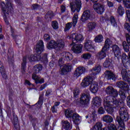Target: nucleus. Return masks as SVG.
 <instances>
[{"instance_id": "obj_1", "label": "nucleus", "mask_w": 130, "mask_h": 130, "mask_svg": "<svg viewBox=\"0 0 130 130\" xmlns=\"http://www.w3.org/2000/svg\"><path fill=\"white\" fill-rule=\"evenodd\" d=\"M118 101L116 98L111 96H108L104 98L103 105L107 113L112 114L114 112V107L118 106Z\"/></svg>"}, {"instance_id": "obj_2", "label": "nucleus", "mask_w": 130, "mask_h": 130, "mask_svg": "<svg viewBox=\"0 0 130 130\" xmlns=\"http://www.w3.org/2000/svg\"><path fill=\"white\" fill-rule=\"evenodd\" d=\"M27 58L29 61H36L37 60H41L42 61L47 62V55L46 54H44V56L42 58L41 56L38 54L29 55L27 57H23L21 66V68L23 71H25V69L26 68V63H27Z\"/></svg>"}, {"instance_id": "obj_3", "label": "nucleus", "mask_w": 130, "mask_h": 130, "mask_svg": "<svg viewBox=\"0 0 130 130\" xmlns=\"http://www.w3.org/2000/svg\"><path fill=\"white\" fill-rule=\"evenodd\" d=\"M119 116H117L116 118V121H117V119L119 118V121L120 123H124V122L127 121L129 119V115L128 113H127V110L125 107H121L119 110Z\"/></svg>"}, {"instance_id": "obj_4", "label": "nucleus", "mask_w": 130, "mask_h": 130, "mask_svg": "<svg viewBox=\"0 0 130 130\" xmlns=\"http://www.w3.org/2000/svg\"><path fill=\"white\" fill-rule=\"evenodd\" d=\"M64 46V42L62 40H59L55 42V41H51L47 46L48 49H52L54 48L56 50H60L61 48H63Z\"/></svg>"}, {"instance_id": "obj_5", "label": "nucleus", "mask_w": 130, "mask_h": 130, "mask_svg": "<svg viewBox=\"0 0 130 130\" xmlns=\"http://www.w3.org/2000/svg\"><path fill=\"white\" fill-rule=\"evenodd\" d=\"M68 39H72L73 44L75 43H81L83 40H84V37L81 34H78L77 33L73 34L71 36L67 37Z\"/></svg>"}, {"instance_id": "obj_6", "label": "nucleus", "mask_w": 130, "mask_h": 130, "mask_svg": "<svg viewBox=\"0 0 130 130\" xmlns=\"http://www.w3.org/2000/svg\"><path fill=\"white\" fill-rule=\"evenodd\" d=\"M70 8L73 13L76 11L79 13L81 10V8H82V2L81 0H75L70 4Z\"/></svg>"}, {"instance_id": "obj_7", "label": "nucleus", "mask_w": 130, "mask_h": 130, "mask_svg": "<svg viewBox=\"0 0 130 130\" xmlns=\"http://www.w3.org/2000/svg\"><path fill=\"white\" fill-rule=\"evenodd\" d=\"M73 54L70 52H64L60 54V58L58 61L59 66L61 67L63 64V60H72Z\"/></svg>"}, {"instance_id": "obj_8", "label": "nucleus", "mask_w": 130, "mask_h": 130, "mask_svg": "<svg viewBox=\"0 0 130 130\" xmlns=\"http://www.w3.org/2000/svg\"><path fill=\"white\" fill-rule=\"evenodd\" d=\"M90 92L87 90L82 94L80 98V103L82 105H86V104H88L90 102Z\"/></svg>"}, {"instance_id": "obj_9", "label": "nucleus", "mask_w": 130, "mask_h": 130, "mask_svg": "<svg viewBox=\"0 0 130 130\" xmlns=\"http://www.w3.org/2000/svg\"><path fill=\"white\" fill-rule=\"evenodd\" d=\"M92 82L93 78H92V76H87L83 79L82 82L81 83V87H83V88H86V87H88L90 84L91 85Z\"/></svg>"}, {"instance_id": "obj_10", "label": "nucleus", "mask_w": 130, "mask_h": 130, "mask_svg": "<svg viewBox=\"0 0 130 130\" xmlns=\"http://www.w3.org/2000/svg\"><path fill=\"white\" fill-rule=\"evenodd\" d=\"M106 92L108 95H111L112 97H114L116 98V97L118 95V92H117V90L113 89L112 86H108L106 90Z\"/></svg>"}, {"instance_id": "obj_11", "label": "nucleus", "mask_w": 130, "mask_h": 130, "mask_svg": "<svg viewBox=\"0 0 130 130\" xmlns=\"http://www.w3.org/2000/svg\"><path fill=\"white\" fill-rule=\"evenodd\" d=\"M93 9L98 14L100 15H102L104 13V6L100 4H94L93 5Z\"/></svg>"}, {"instance_id": "obj_12", "label": "nucleus", "mask_w": 130, "mask_h": 130, "mask_svg": "<svg viewBox=\"0 0 130 130\" xmlns=\"http://www.w3.org/2000/svg\"><path fill=\"white\" fill-rule=\"evenodd\" d=\"M119 94L120 96V98L122 99V101L120 102H118V106L121 107V106H124V100L126 98V95H125V90L124 89H121L119 91Z\"/></svg>"}, {"instance_id": "obj_13", "label": "nucleus", "mask_w": 130, "mask_h": 130, "mask_svg": "<svg viewBox=\"0 0 130 130\" xmlns=\"http://www.w3.org/2000/svg\"><path fill=\"white\" fill-rule=\"evenodd\" d=\"M112 48L113 52H114V54L117 58H120V57H121V51L118 46L114 45Z\"/></svg>"}, {"instance_id": "obj_14", "label": "nucleus", "mask_w": 130, "mask_h": 130, "mask_svg": "<svg viewBox=\"0 0 130 130\" xmlns=\"http://www.w3.org/2000/svg\"><path fill=\"white\" fill-rule=\"evenodd\" d=\"M85 72H86V69L85 67H78L74 71L73 76L75 78H79V77H80V76L82 74H84Z\"/></svg>"}, {"instance_id": "obj_15", "label": "nucleus", "mask_w": 130, "mask_h": 130, "mask_svg": "<svg viewBox=\"0 0 130 130\" xmlns=\"http://www.w3.org/2000/svg\"><path fill=\"white\" fill-rule=\"evenodd\" d=\"M5 6H6V5L4 3H1L2 10L3 11L5 14H6V13L7 12L9 13V12H11V11L13 10V7L12 6V4H11V3H7L6 7H4Z\"/></svg>"}, {"instance_id": "obj_16", "label": "nucleus", "mask_w": 130, "mask_h": 130, "mask_svg": "<svg viewBox=\"0 0 130 130\" xmlns=\"http://www.w3.org/2000/svg\"><path fill=\"white\" fill-rule=\"evenodd\" d=\"M35 49L38 54H40V53H41V52L44 50V45H43V41H39L35 47Z\"/></svg>"}, {"instance_id": "obj_17", "label": "nucleus", "mask_w": 130, "mask_h": 130, "mask_svg": "<svg viewBox=\"0 0 130 130\" xmlns=\"http://www.w3.org/2000/svg\"><path fill=\"white\" fill-rule=\"evenodd\" d=\"M71 71H72V64H65L61 68L60 74L61 75H66L69 72H71Z\"/></svg>"}, {"instance_id": "obj_18", "label": "nucleus", "mask_w": 130, "mask_h": 130, "mask_svg": "<svg viewBox=\"0 0 130 130\" xmlns=\"http://www.w3.org/2000/svg\"><path fill=\"white\" fill-rule=\"evenodd\" d=\"M84 48L87 51H94V49L92 44V41L88 40L86 41L84 44Z\"/></svg>"}, {"instance_id": "obj_19", "label": "nucleus", "mask_w": 130, "mask_h": 130, "mask_svg": "<svg viewBox=\"0 0 130 130\" xmlns=\"http://www.w3.org/2000/svg\"><path fill=\"white\" fill-rule=\"evenodd\" d=\"M99 89V86L98 85V83L95 82H92L90 86L89 87V90L91 93H97L98 91V89Z\"/></svg>"}, {"instance_id": "obj_20", "label": "nucleus", "mask_w": 130, "mask_h": 130, "mask_svg": "<svg viewBox=\"0 0 130 130\" xmlns=\"http://www.w3.org/2000/svg\"><path fill=\"white\" fill-rule=\"evenodd\" d=\"M100 72H101V66L100 65L95 66L90 71L91 77H95V76L98 75Z\"/></svg>"}, {"instance_id": "obj_21", "label": "nucleus", "mask_w": 130, "mask_h": 130, "mask_svg": "<svg viewBox=\"0 0 130 130\" xmlns=\"http://www.w3.org/2000/svg\"><path fill=\"white\" fill-rule=\"evenodd\" d=\"M121 59L123 65L125 67V68L129 67V59H128V57L127 55H126V54H123Z\"/></svg>"}, {"instance_id": "obj_22", "label": "nucleus", "mask_w": 130, "mask_h": 130, "mask_svg": "<svg viewBox=\"0 0 130 130\" xmlns=\"http://www.w3.org/2000/svg\"><path fill=\"white\" fill-rule=\"evenodd\" d=\"M32 79L34 80L36 84H43L44 83V79L41 78L40 76L36 75L35 73L32 74Z\"/></svg>"}, {"instance_id": "obj_23", "label": "nucleus", "mask_w": 130, "mask_h": 130, "mask_svg": "<svg viewBox=\"0 0 130 130\" xmlns=\"http://www.w3.org/2000/svg\"><path fill=\"white\" fill-rule=\"evenodd\" d=\"M72 49L75 53H81L83 49V45L82 44L74 45Z\"/></svg>"}, {"instance_id": "obj_24", "label": "nucleus", "mask_w": 130, "mask_h": 130, "mask_svg": "<svg viewBox=\"0 0 130 130\" xmlns=\"http://www.w3.org/2000/svg\"><path fill=\"white\" fill-rule=\"evenodd\" d=\"M90 17H91V12L89 10H86L84 12L82 16H81V20L82 22H85V21H87Z\"/></svg>"}, {"instance_id": "obj_25", "label": "nucleus", "mask_w": 130, "mask_h": 130, "mask_svg": "<svg viewBox=\"0 0 130 130\" xmlns=\"http://www.w3.org/2000/svg\"><path fill=\"white\" fill-rule=\"evenodd\" d=\"M92 104H93L94 106H96V107H99V106L101 105V98L98 96L93 98Z\"/></svg>"}, {"instance_id": "obj_26", "label": "nucleus", "mask_w": 130, "mask_h": 130, "mask_svg": "<svg viewBox=\"0 0 130 130\" xmlns=\"http://www.w3.org/2000/svg\"><path fill=\"white\" fill-rule=\"evenodd\" d=\"M105 75L106 78L108 79V80H113V81L115 80V75H114V74L111 71H107L105 73Z\"/></svg>"}, {"instance_id": "obj_27", "label": "nucleus", "mask_w": 130, "mask_h": 130, "mask_svg": "<svg viewBox=\"0 0 130 130\" xmlns=\"http://www.w3.org/2000/svg\"><path fill=\"white\" fill-rule=\"evenodd\" d=\"M118 86L119 88H121V90H124V91H128L129 90L128 85L124 82L120 81L118 82Z\"/></svg>"}, {"instance_id": "obj_28", "label": "nucleus", "mask_w": 130, "mask_h": 130, "mask_svg": "<svg viewBox=\"0 0 130 130\" xmlns=\"http://www.w3.org/2000/svg\"><path fill=\"white\" fill-rule=\"evenodd\" d=\"M121 75L123 80L127 81V82H130V78L127 74V71L126 69H122L121 71Z\"/></svg>"}, {"instance_id": "obj_29", "label": "nucleus", "mask_w": 130, "mask_h": 130, "mask_svg": "<svg viewBox=\"0 0 130 130\" xmlns=\"http://www.w3.org/2000/svg\"><path fill=\"white\" fill-rule=\"evenodd\" d=\"M0 73L4 79H7V73H6L4 64L1 61H0Z\"/></svg>"}, {"instance_id": "obj_30", "label": "nucleus", "mask_w": 130, "mask_h": 130, "mask_svg": "<svg viewBox=\"0 0 130 130\" xmlns=\"http://www.w3.org/2000/svg\"><path fill=\"white\" fill-rule=\"evenodd\" d=\"M111 44H112V41L109 39H107L105 42L103 50H108V49H109V47Z\"/></svg>"}, {"instance_id": "obj_31", "label": "nucleus", "mask_w": 130, "mask_h": 130, "mask_svg": "<svg viewBox=\"0 0 130 130\" xmlns=\"http://www.w3.org/2000/svg\"><path fill=\"white\" fill-rule=\"evenodd\" d=\"M97 26V24L95 22H89L87 24V29L89 31V32H92L95 28H96V26Z\"/></svg>"}, {"instance_id": "obj_32", "label": "nucleus", "mask_w": 130, "mask_h": 130, "mask_svg": "<svg viewBox=\"0 0 130 130\" xmlns=\"http://www.w3.org/2000/svg\"><path fill=\"white\" fill-rule=\"evenodd\" d=\"M107 50H103V48L102 51L97 54L98 58H99V59H103V58H105L106 56V51H107Z\"/></svg>"}, {"instance_id": "obj_33", "label": "nucleus", "mask_w": 130, "mask_h": 130, "mask_svg": "<svg viewBox=\"0 0 130 130\" xmlns=\"http://www.w3.org/2000/svg\"><path fill=\"white\" fill-rule=\"evenodd\" d=\"M72 118L73 120V122L75 123V124H78L79 122H80V120H81V117L79 116L78 114H74L72 116Z\"/></svg>"}, {"instance_id": "obj_34", "label": "nucleus", "mask_w": 130, "mask_h": 130, "mask_svg": "<svg viewBox=\"0 0 130 130\" xmlns=\"http://www.w3.org/2000/svg\"><path fill=\"white\" fill-rule=\"evenodd\" d=\"M103 121H105V122L110 123L113 121V118L111 116L106 115L103 117Z\"/></svg>"}, {"instance_id": "obj_35", "label": "nucleus", "mask_w": 130, "mask_h": 130, "mask_svg": "<svg viewBox=\"0 0 130 130\" xmlns=\"http://www.w3.org/2000/svg\"><path fill=\"white\" fill-rule=\"evenodd\" d=\"M86 118H89L90 121H95L97 118V115L95 112H93L91 114L85 116Z\"/></svg>"}, {"instance_id": "obj_36", "label": "nucleus", "mask_w": 130, "mask_h": 130, "mask_svg": "<svg viewBox=\"0 0 130 130\" xmlns=\"http://www.w3.org/2000/svg\"><path fill=\"white\" fill-rule=\"evenodd\" d=\"M42 65L39 64L36 65L34 68V71L36 74H38V73H40L41 71H42Z\"/></svg>"}, {"instance_id": "obj_37", "label": "nucleus", "mask_w": 130, "mask_h": 130, "mask_svg": "<svg viewBox=\"0 0 130 130\" xmlns=\"http://www.w3.org/2000/svg\"><path fill=\"white\" fill-rule=\"evenodd\" d=\"M66 117L69 118L74 115V111L71 109L66 110L64 112Z\"/></svg>"}, {"instance_id": "obj_38", "label": "nucleus", "mask_w": 130, "mask_h": 130, "mask_svg": "<svg viewBox=\"0 0 130 130\" xmlns=\"http://www.w3.org/2000/svg\"><path fill=\"white\" fill-rule=\"evenodd\" d=\"M112 66V63L111 59H106L105 62L103 63V66L104 68H109Z\"/></svg>"}, {"instance_id": "obj_39", "label": "nucleus", "mask_w": 130, "mask_h": 130, "mask_svg": "<svg viewBox=\"0 0 130 130\" xmlns=\"http://www.w3.org/2000/svg\"><path fill=\"white\" fill-rule=\"evenodd\" d=\"M62 125L64 129H69L71 128V124L68 121H62Z\"/></svg>"}, {"instance_id": "obj_40", "label": "nucleus", "mask_w": 130, "mask_h": 130, "mask_svg": "<svg viewBox=\"0 0 130 130\" xmlns=\"http://www.w3.org/2000/svg\"><path fill=\"white\" fill-rule=\"evenodd\" d=\"M78 19H79V15H78V14L75 13L74 16H73V27H75L76 25H77V23H78Z\"/></svg>"}, {"instance_id": "obj_41", "label": "nucleus", "mask_w": 130, "mask_h": 130, "mask_svg": "<svg viewBox=\"0 0 130 130\" xmlns=\"http://www.w3.org/2000/svg\"><path fill=\"white\" fill-rule=\"evenodd\" d=\"M117 13L120 16H122L124 14V9L121 6H119L118 8Z\"/></svg>"}, {"instance_id": "obj_42", "label": "nucleus", "mask_w": 130, "mask_h": 130, "mask_svg": "<svg viewBox=\"0 0 130 130\" xmlns=\"http://www.w3.org/2000/svg\"><path fill=\"white\" fill-rule=\"evenodd\" d=\"M122 45L124 51L126 52H128L129 51V47H128V45H127V44H126V42H123Z\"/></svg>"}, {"instance_id": "obj_43", "label": "nucleus", "mask_w": 130, "mask_h": 130, "mask_svg": "<svg viewBox=\"0 0 130 130\" xmlns=\"http://www.w3.org/2000/svg\"><path fill=\"white\" fill-rule=\"evenodd\" d=\"M81 57L84 59H90L92 57V55L89 53H85L82 55Z\"/></svg>"}, {"instance_id": "obj_44", "label": "nucleus", "mask_w": 130, "mask_h": 130, "mask_svg": "<svg viewBox=\"0 0 130 130\" xmlns=\"http://www.w3.org/2000/svg\"><path fill=\"white\" fill-rule=\"evenodd\" d=\"M94 41L95 42H102L103 41V37L102 35H99L96 36L94 38Z\"/></svg>"}, {"instance_id": "obj_45", "label": "nucleus", "mask_w": 130, "mask_h": 130, "mask_svg": "<svg viewBox=\"0 0 130 130\" xmlns=\"http://www.w3.org/2000/svg\"><path fill=\"white\" fill-rule=\"evenodd\" d=\"M110 22L111 23L114 27H117V24L116 23V21H115V18L114 17L111 16L110 18Z\"/></svg>"}, {"instance_id": "obj_46", "label": "nucleus", "mask_w": 130, "mask_h": 130, "mask_svg": "<svg viewBox=\"0 0 130 130\" xmlns=\"http://www.w3.org/2000/svg\"><path fill=\"white\" fill-rule=\"evenodd\" d=\"M123 3L127 9L130 8V0H123Z\"/></svg>"}, {"instance_id": "obj_47", "label": "nucleus", "mask_w": 130, "mask_h": 130, "mask_svg": "<svg viewBox=\"0 0 130 130\" xmlns=\"http://www.w3.org/2000/svg\"><path fill=\"white\" fill-rule=\"evenodd\" d=\"M119 118H118L117 119V122L119 124L120 126L121 127V128H120L119 130H125V126L124 125V123H120V121H119Z\"/></svg>"}, {"instance_id": "obj_48", "label": "nucleus", "mask_w": 130, "mask_h": 130, "mask_svg": "<svg viewBox=\"0 0 130 130\" xmlns=\"http://www.w3.org/2000/svg\"><path fill=\"white\" fill-rule=\"evenodd\" d=\"M72 26H73V23L69 22L66 24L64 31L66 32V31H69L70 30V28H72Z\"/></svg>"}, {"instance_id": "obj_49", "label": "nucleus", "mask_w": 130, "mask_h": 130, "mask_svg": "<svg viewBox=\"0 0 130 130\" xmlns=\"http://www.w3.org/2000/svg\"><path fill=\"white\" fill-rule=\"evenodd\" d=\"M52 26L53 29H55V30L58 29V23L56 21H52Z\"/></svg>"}, {"instance_id": "obj_50", "label": "nucleus", "mask_w": 130, "mask_h": 130, "mask_svg": "<svg viewBox=\"0 0 130 130\" xmlns=\"http://www.w3.org/2000/svg\"><path fill=\"white\" fill-rule=\"evenodd\" d=\"M13 117H14V124L15 125V126H16V125H18V122L19 121L18 119V117H17V115H16L14 113L13 114Z\"/></svg>"}, {"instance_id": "obj_51", "label": "nucleus", "mask_w": 130, "mask_h": 130, "mask_svg": "<svg viewBox=\"0 0 130 130\" xmlns=\"http://www.w3.org/2000/svg\"><path fill=\"white\" fill-rule=\"evenodd\" d=\"M98 113H99V114H104V113H105V111L102 107H101L98 111Z\"/></svg>"}, {"instance_id": "obj_52", "label": "nucleus", "mask_w": 130, "mask_h": 130, "mask_svg": "<svg viewBox=\"0 0 130 130\" xmlns=\"http://www.w3.org/2000/svg\"><path fill=\"white\" fill-rule=\"evenodd\" d=\"M79 93H80V91L79 90V89H77L74 90L73 92L74 97H75V98H77V97L79 96Z\"/></svg>"}, {"instance_id": "obj_53", "label": "nucleus", "mask_w": 130, "mask_h": 130, "mask_svg": "<svg viewBox=\"0 0 130 130\" xmlns=\"http://www.w3.org/2000/svg\"><path fill=\"white\" fill-rule=\"evenodd\" d=\"M124 29L127 30L128 32H130V25L128 23H125L124 24Z\"/></svg>"}, {"instance_id": "obj_54", "label": "nucleus", "mask_w": 130, "mask_h": 130, "mask_svg": "<svg viewBox=\"0 0 130 130\" xmlns=\"http://www.w3.org/2000/svg\"><path fill=\"white\" fill-rule=\"evenodd\" d=\"M44 40L45 41H48V40H50V36L48 34H45L44 36Z\"/></svg>"}, {"instance_id": "obj_55", "label": "nucleus", "mask_w": 130, "mask_h": 130, "mask_svg": "<svg viewBox=\"0 0 130 130\" xmlns=\"http://www.w3.org/2000/svg\"><path fill=\"white\" fill-rule=\"evenodd\" d=\"M25 85H28V86H30L31 87H34V85H33L29 80H25L24 82Z\"/></svg>"}, {"instance_id": "obj_56", "label": "nucleus", "mask_w": 130, "mask_h": 130, "mask_svg": "<svg viewBox=\"0 0 130 130\" xmlns=\"http://www.w3.org/2000/svg\"><path fill=\"white\" fill-rule=\"evenodd\" d=\"M126 15L128 19V21H129V22H130V11L129 10H126Z\"/></svg>"}, {"instance_id": "obj_57", "label": "nucleus", "mask_w": 130, "mask_h": 130, "mask_svg": "<svg viewBox=\"0 0 130 130\" xmlns=\"http://www.w3.org/2000/svg\"><path fill=\"white\" fill-rule=\"evenodd\" d=\"M57 108H58V107L56 106H53L52 108V112L53 113H55L57 112Z\"/></svg>"}, {"instance_id": "obj_58", "label": "nucleus", "mask_w": 130, "mask_h": 130, "mask_svg": "<svg viewBox=\"0 0 130 130\" xmlns=\"http://www.w3.org/2000/svg\"><path fill=\"white\" fill-rule=\"evenodd\" d=\"M126 39L128 44H130V36L129 34H126Z\"/></svg>"}, {"instance_id": "obj_59", "label": "nucleus", "mask_w": 130, "mask_h": 130, "mask_svg": "<svg viewBox=\"0 0 130 130\" xmlns=\"http://www.w3.org/2000/svg\"><path fill=\"white\" fill-rule=\"evenodd\" d=\"M107 4L109 8L113 7V3L111 2L108 1Z\"/></svg>"}, {"instance_id": "obj_60", "label": "nucleus", "mask_w": 130, "mask_h": 130, "mask_svg": "<svg viewBox=\"0 0 130 130\" xmlns=\"http://www.w3.org/2000/svg\"><path fill=\"white\" fill-rule=\"evenodd\" d=\"M127 104L130 108V96H128L127 98Z\"/></svg>"}, {"instance_id": "obj_61", "label": "nucleus", "mask_w": 130, "mask_h": 130, "mask_svg": "<svg viewBox=\"0 0 130 130\" xmlns=\"http://www.w3.org/2000/svg\"><path fill=\"white\" fill-rule=\"evenodd\" d=\"M61 11L62 13L66 12V7L64 6H62L61 7Z\"/></svg>"}, {"instance_id": "obj_62", "label": "nucleus", "mask_w": 130, "mask_h": 130, "mask_svg": "<svg viewBox=\"0 0 130 130\" xmlns=\"http://www.w3.org/2000/svg\"><path fill=\"white\" fill-rule=\"evenodd\" d=\"M32 8L34 10H36L38 8V5L36 4H34L32 6Z\"/></svg>"}, {"instance_id": "obj_63", "label": "nucleus", "mask_w": 130, "mask_h": 130, "mask_svg": "<svg viewBox=\"0 0 130 130\" xmlns=\"http://www.w3.org/2000/svg\"><path fill=\"white\" fill-rule=\"evenodd\" d=\"M49 66L50 67V68H53L54 64L53 63V62H51L49 63Z\"/></svg>"}, {"instance_id": "obj_64", "label": "nucleus", "mask_w": 130, "mask_h": 130, "mask_svg": "<svg viewBox=\"0 0 130 130\" xmlns=\"http://www.w3.org/2000/svg\"><path fill=\"white\" fill-rule=\"evenodd\" d=\"M59 104H60L59 102H55L54 103V106H56V107H57L58 106V105H59Z\"/></svg>"}]
</instances>
